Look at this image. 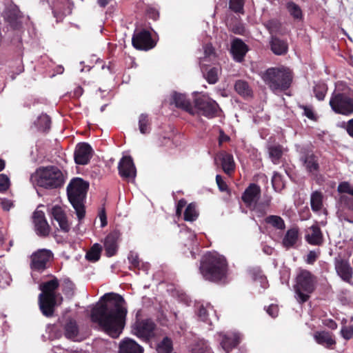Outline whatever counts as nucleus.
<instances>
[{
  "label": "nucleus",
  "mask_w": 353,
  "mask_h": 353,
  "mask_svg": "<svg viewBox=\"0 0 353 353\" xmlns=\"http://www.w3.org/2000/svg\"><path fill=\"white\" fill-rule=\"evenodd\" d=\"M123 297L114 292L105 294L92 309L90 319L112 338L122 332L128 313Z\"/></svg>",
  "instance_id": "f257e3e1"
},
{
  "label": "nucleus",
  "mask_w": 353,
  "mask_h": 353,
  "mask_svg": "<svg viewBox=\"0 0 353 353\" xmlns=\"http://www.w3.org/2000/svg\"><path fill=\"white\" fill-rule=\"evenodd\" d=\"M199 270L205 280L218 283L226 279L228 263L224 257L209 253L201 260Z\"/></svg>",
  "instance_id": "f03ea898"
},
{
  "label": "nucleus",
  "mask_w": 353,
  "mask_h": 353,
  "mask_svg": "<svg viewBox=\"0 0 353 353\" xmlns=\"http://www.w3.org/2000/svg\"><path fill=\"white\" fill-rule=\"evenodd\" d=\"M88 189L89 183L79 177L72 179L67 187L68 200L75 210L79 221L85 215L84 202Z\"/></svg>",
  "instance_id": "7ed1b4c3"
},
{
  "label": "nucleus",
  "mask_w": 353,
  "mask_h": 353,
  "mask_svg": "<svg viewBox=\"0 0 353 353\" xmlns=\"http://www.w3.org/2000/svg\"><path fill=\"white\" fill-rule=\"evenodd\" d=\"M262 79L273 92L285 91L291 85L293 75L292 71L286 67H274L266 70Z\"/></svg>",
  "instance_id": "20e7f679"
},
{
  "label": "nucleus",
  "mask_w": 353,
  "mask_h": 353,
  "mask_svg": "<svg viewBox=\"0 0 353 353\" xmlns=\"http://www.w3.org/2000/svg\"><path fill=\"white\" fill-rule=\"evenodd\" d=\"M317 282V277L310 271L301 268L299 270L294 290L300 303H305L309 300L310 294L315 291Z\"/></svg>",
  "instance_id": "39448f33"
},
{
  "label": "nucleus",
  "mask_w": 353,
  "mask_h": 353,
  "mask_svg": "<svg viewBox=\"0 0 353 353\" xmlns=\"http://www.w3.org/2000/svg\"><path fill=\"white\" fill-rule=\"evenodd\" d=\"M37 185L46 189H55L62 186L64 178L61 171L55 166L39 168L37 170Z\"/></svg>",
  "instance_id": "423d86ee"
},
{
  "label": "nucleus",
  "mask_w": 353,
  "mask_h": 353,
  "mask_svg": "<svg viewBox=\"0 0 353 353\" xmlns=\"http://www.w3.org/2000/svg\"><path fill=\"white\" fill-rule=\"evenodd\" d=\"M329 105L337 114L350 116L353 114V91L334 92L330 99Z\"/></svg>",
  "instance_id": "0eeeda50"
},
{
  "label": "nucleus",
  "mask_w": 353,
  "mask_h": 353,
  "mask_svg": "<svg viewBox=\"0 0 353 353\" xmlns=\"http://www.w3.org/2000/svg\"><path fill=\"white\" fill-rule=\"evenodd\" d=\"M53 257V253L50 250L40 249L31 255L30 268L39 272L47 269L48 263Z\"/></svg>",
  "instance_id": "6e6552de"
},
{
  "label": "nucleus",
  "mask_w": 353,
  "mask_h": 353,
  "mask_svg": "<svg viewBox=\"0 0 353 353\" xmlns=\"http://www.w3.org/2000/svg\"><path fill=\"white\" fill-rule=\"evenodd\" d=\"M155 323L151 319H137L132 325V332L143 341H148L154 335Z\"/></svg>",
  "instance_id": "1a4fd4ad"
},
{
  "label": "nucleus",
  "mask_w": 353,
  "mask_h": 353,
  "mask_svg": "<svg viewBox=\"0 0 353 353\" xmlns=\"http://www.w3.org/2000/svg\"><path fill=\"white\" fill-rule=\"evenodd\" d=\"M194 106L202 112V115L208 119L218 116V112L221 111L219 104L210 98L199 97L196 99Z\"/></svg>",
  "instance_id": "9d476101"
},
{
  "label": "nucleus",
  "mask_w": 353,
  "mask_h": 353,
  "mask_svg": "<svg viewBox=\"0 0 353 353\" xmlns=\"http://www.w3.org/2000/svg\"><path fill=\"white\" fill-rule=\"evenodd\" d=\"M132 43L136 49L145 51L152 49L156 46L150 32L146 30L134 33L132 38Z\"/></svg>",
  "instance_id": "9b49d317"
},
{
  "label": "nucleus",
  "mask_w": 353,
  "mask_h": 353,
  "mask_svg": "<svg viewBox=\"0 0 353 353\" xmlns=\"http://www.w3.org/2000/svg\"><path fill=\"white\" fill-rule=\"evenodd\" d=\"M93 150L91 145L85 142L79 143L74 150V159L78 165H87L93 155Z\"/></svg>",
  "instance_id": "f8f14e48"
},
{
  "label": "nucleus",
  "mask_w": 353,
  "mask_h": 353,
  "mask_svg": "<svg viewBox=\"0 0 353 353\" xmlns=\"http://www.w3.org/2000/svg\"><path fill=\"white\" fill-rule=\"evenodd\" d=\"M261 190L256 183H250L242 194L241 200L247 208L252 209L256 205L261 196Z\"/></svg>",
  "instance_id": "ddd939ff"
},
{
  "label": "nucleus",
  "mask_w": 353,
  "mask_h": 353,
  "mask_svg": "<svg viewBox=\"0 0 353 353\" xmlns=\"http://www.w3.org/2000/svg\"><path fill=\"white\" fill-rule=\"evenodd\" d=\"M121 239V232L119 230H114L111 231L105 238L103 245L105 255L108 257H112L117 254L119 249V242Z\"/></svg>",
  "instance_id": "4468645a"
},
{
  "label": "nucleus",
  "mask_w": 353,
  "mask_h": 353,
  "mask_svg": "<svg viewBox=\"0 0 353 353\" xmlns=\"http://www.w3.org/2000/svg\"><path fill=\"white\" fill-rule=\"evenodd\" d=\"M120 176L126 179H134L137 174V170L132 158L130 156H125L121 158L118 165Z\"/></svg>",
  "instance_id": "2eb2a0df"
},
{
  "label": "nucleus",
  "mask_w": 353,
  "mask_h": 353,
  "mask_svg": "<svg viewBox=\"0 0 353 353\" xmlns=\"http://www.w3.org/2000/svg\"><path fill=\"white\" fill-rule=\"evenodd\" d=\"M35 231L39 236L46 237L50 232V227L41 210H36L32 216Z\"/></svg>",
  "instance_id": "dca6fc26"
},
{
  "label": "nucleus",
  "mask_w": 353,
  "mask_h": 353,
  "mask_svg": "<svg viewBox=\"0 0 353 353\" xmlns=\"http://www.w3.org/2000/svg\"><path fill=\"white\" fill-rule=\"evenodd\" d=\"M300 161L302 162L307 172L316 176L320 171V165L319 163V157L313 152H307L303 154Z\"/></svg>",
  "instance_id": "f3484780"
},
{
  "label": "nucleus",
  "mask_w": 353,
  "mask_h": 353,
  "mask_svg": "<svg viewBox=\"0 0 353 353\" xmlns=\"http://www.w3.org/2000/svg\"><path fill=\"white\" fill-rule=\"evenodd\" d=\"M249 50V47L243 41L242 39L235 38L231 43L230 52L235 61L241 63L244 60L246 53Z\"/></svg>",
  "instance_id": "a211bd4d"
},
{
  "label": "nucleus",
  "mask_w": 353,
  "mask_h": 353,
  "mask_svg": "<svg viewBox=\"0 0 353 353\" xmlns=\"http://www.w3.org/2000/svg\"><path fill=\"white\" fill-rule=\"evenodd\" d=\"M305 241L312 245L320 246L323 243V234L317 224L312 225L306 230Z\"/></svg>",
  "instance_id": "6ab92c4d"
},
{
  "label": "nucleus",
  "mask_w": 353,
  "mask_h": 353,
  "mask_svg": "<svg viewBox=\"0 0 353 353\" xmlns=\"http://www.w3.org/2000/svg\"><path fill=\"white\" fill-rule=\"evenodd\" d=\"M56 296H42L39 295V309L43 316L51 317L54 312L55 306L57 305Z\"/></svg>",
  "instance_id": "aec40b11"
},
{
  "label": "nucleus",
  "mask_w": 353,
  "mask_h": 353,
  "mask_svg": "<svg viewBox=\"0 0 353 353\" xmlns=\"http://www.w3.org/2000/svg\"><path fill=\"white\" fill-rule=\"evenodd\" d=\"M335 269L341 279L347 283H350L353 277V269L348 261L339 259L336 261Z\"/></svg>",
  "instance_id": "412c9836"
},
{
  "label": "nucleus",
  "mask_w": 353,
  "mask_h": 353,
  "mask_svg": "<svg viewBox=\"0 0 353 353\" xmlns=\"http://www.w3.org/2000/svg\"><path fill=\"white\" fill-rule=\"evenodd\" d=\"M314 339L319 345L327 349L333 350L336 344L334 334L325 330L315 332L314 333Z\"/></svg>",
  "instance_id": "4be33fe9"
},
{
  "label": "nucleus",
  "mask_w": 353,
  "mask_h": 353,
  "mask_svg": "<svg viewBox=\"0 0 353 353\" xmlns=\"http://www.w3.org/2000/svg\"><path fill=\"white\" fill-rule=\"evenodd\" d=\"M59 287V281L57 277L52 276V279L50 281L43 282L40 284L39 289L41 293L39 294L42 296H56L57 297L59 294L57 292Z\"/></svg>",
  "instance_id": "5701e85b"
},
{
  "label": "nucleus",
  "mask_w": 353,
  "mask_h": 353,
  "mask_svg": "<svg viewBox=\"0 0 353 353\" xmlns=\"http://www.w3.org/2000/svg\"><path fill=\"white\" fill-rule=\"evenodd\" d=\"M172 103H174L176 108H181L190 114L194 115V109L185 94L174 92L172 94Z\"/></svg>",
  "instance_id": "b1692460"
},
{
  "label": "nucleus",
  "mask_w": 353,
  "mask_h": 353,
  "mask_svg": "<svg viewBox=\"0 0 353 353\" xmlns=\"http://www.w3.org/2000/svg\"><path fill=\"white\" fill-rule=\"evenodd\" d=\"M143 347L134 340L126 338L119 344V353H143Z\"/></svg>",
  "instance_id": "393cba45"
},
{
  "label": "nucleus",
  "mask_w": 353,
  "mask_h": 353,
  "mask_svg": "<svg viewBox=\"0 0 353 353\" xmlns=\"http://www.w3.org/2000/svg\"><path fill=\"white\" fill-rule=\"evenodd\" d=\"M239 343L240 336L239 334L231 333L223 335L221 345L226 353H230L233 348L237 347Z\"/></svg>",
  "instance_id": "a878e982"
},
{
  "label": "nucleus",
  "mask_w": 353,
  "mask_h": 353,
  "mask_svg": "<svg viewBox=\"0 0 353 353\" xmlns=\"http://www.w3.org/2000/svg\"><path fill=\"white\" fill-rule=\"evenodd\" d=\"M223 172L227 174H231L235 169V163L233 156L226 152H221L218 155Z\"/></svg>",
  "instance_id": "bb28decb"
},
{
  "label": "nucleus",
  "mask_w": 353,
  "mask_h": 353,
  "mask_svg": "<svg viewBox=\"0 0 353 353\" xmlns=\"http://www.w3.org/2000/svg\"><path fill=\"white\" fill-rule=\"evenodd\" d=\"M52 214L53 218L59 223V227L63 232H68L70 230V225L68 224L65 213L60 206H54L52 210Z\"/></svg>",
  "instance_id": "cd10ccee"
},
{
  "label": "nucleus",
  "mask_w": 353,
  "mask_h": 353,
  "mask_svg": "<svg viewBox=\"0 0 353 353\" xmlns=\"http://www.w3.org/2000/svg\"><path fill=\"white\" fill-rule=\"evenodd\" d=\"M270 159L274 165H278L283 154V148L279 143L270 144L267 147Z\"/></svg>",
  "instance_id": "c85d7f7f"
},
{
  "label": "nucleus",
  "mask_w": 353,
  "mask_h": 353,
  "mask_svg": "<svg viewBox=\"0 0 353 353\" xmlns=\"http://www.w3.org/2000/svg\"><path fill=\"white\" fill-rule=\"evenodd\" d=\"M299 239V229L297 228H292L287 230L283 241L282 244L286 249L294 247Z\"/></svg>",
  "instance_id": "c756f323"
},
{
  "label": "nucleus",
  "mask_w": 353,
  "mask_h": 353,
  "mask_svg": "<svg viewBox=\"0 0 353 353\" xmlns=\"http://www.w3.org/2000/svg\"><path fill=\"white\" fill-rule=\"evenodd\" d=\"M270 47L272 51L276 55L285 54L288 50V43L276 37H272Z\"/></svg>",
  "instance_id": "7c9ffc66"
},
{
  "label": "nucleus",
  "mask_w": 353,
  "mask_h": 353,
  "mask_svg": "<svg viewBox=\"0 0 353 353\" xmlns=\"http://www.w3.org/2000/svg\"><path fill=\"white\" fill-rule=\"evenodd\" d=\"M65 336L69 339H74L79 334V327L77 321L73 319H67L64 326Z\"/></svg>",
  "instance_id": "2f4dec72"
},
{
  "label": "nucleus",
  "mask_w": 353,
  "mask_h": 353,
  "mask_svg": "<svg viewBox=\"0 0 353 353\" xmlns=\"http://www.w3.org/2000/svg\"><path fill=\"white\" fill-rule=\"evenodd\" d=\"M265 223L276 230H283L285 228L284 220L278 215H269L266 216Z\"/></svg>",
  "instance_id": "473e14b6"
},
{
  "label": "nucleus",
  "mask_w": 353,
  "mask_h": 353,
  "mask_svg": "<svg viewBox=\"0 0 353 353\" xmlns=\"http://www.w3.org/2000/svg\"><path fill=\"white\" fill-rule=\"evenodd\" d=\"M310 205L313 212H319L323 207V194L319 191H314L311 194Z\"/></svg>",
  "instance_id": "72a5a7b5"
},
{
  "label": "nucleus",
  "mask_w": 353,
  "mask_h": 353,
  "mask_svg": "<svg viewBox=\"0 0 353 353\" xmlns=\"http://www.w3.org/2000/svg\"><path fill=\"white\" fill-rule=\"evenodd\" d=\"M102 247L99 243H94L86 252L85 258L91 262H97L100 259Z\"/></svg>",
  "instance_id": "f704fd0d"
},
{
  "label": "nucleus",
  "mask_w": 353,
  "mask_h": 353,
  "mask_svg": "<svg viewBox=\"0 0 353 353\" xmlns=\"http://www.w3.org/2000/svg\"><path fill=\"white\" fill-rule=\"evenodd\" d=\"M172 350L173 342L168 336L163 337V339L157 344V353H172Z\"/></svg>",
  "instance_id": "c9c22d12"
},
{
  "label": "nucleus",
  "mask_w": 353,
  "mask_h": 353,
  "mask_svg": "<svg viewBox=\"0 0 353 353\" xmlns=\"http://www.w3.org/2000/svg\"><path fill=\"white\" fill-rule=\"evenodd\" d=\"M236 92L243 97H249L252 94V90L247 81L243 80H238L234 84Z\"/></svg>",
  "instance_id": "e433bc0d"
},
{
  "label": "nucleus",
  "mask_w": 353,
  "mask_h": 353,
  "mask_svg": "<svg viewBox=\"0 0 353 353\" xmlns=\"http://www.w3.org/2000/svg\"><path fill=\"white\" fill-rule=\"evenodd\" d=\"M199 216V212L196 210L195 203H191L188 204L185 210L183 219L185 221L192 222Z\"/></svg>",
  "instance_id": "4c0bfd02"
},
{
  "label": "nucleus",
  "mask_w": 353,
  "mask_h": 353,
  "mask_svg": "<svg viewBox=\"0 0 353 353\" xmlns=\"http://www.w3.org/2000/svg\"><path fill=\"white\" fill-rule=\"evenodd\" d=\"M139 128L141 134H148L151 130V121L147 114H141L139 118Z\"/></svg>",
  "instance_id": "58836bf2"
},
{
  "label": "nucleus",
  "mask_w": 353,
  "mask_h": 353,
  "mask_svg": "<svg viewBox=\"0 0 353 353\" xmlns=\"http://www.w3.org/2000/svg\"><path fill=\"white\" fill-rule=\"evenodd\" d=\"M286 8L289 12L290 14L294 19L297 20H301L303 19V12L300 8V6L296 4L293 1H289L286 4Z\"/></svg>",
  "instance_id": "ea45409f"
},
{
  "label": "nucleus",
  "mask_w": 353,
  "mask_h": 353,
  "mask_svg": "<svg viewBox=\"0 0 353 353\" xmlns=\"http://www.w3.org/2000/svg\"><path fill=\"white\" fill-rule=\"evenodd\" d=\"M313 92L315 97L319 101L324 100L327 92V86L324 83H319L316 84L313 88Z\"/></svg>",
  "instance_id": "a19ab883"
},
{
  "label": "nucleus",
  "mask_w": 353,
  "mask_h": 353,
  "mask_svg": "<svg viewBox=\"0 0 353 353\" xmlns=\"http://www.w3.org/2000/svg\"><path fill=\"white\" fill-rule=\"evenodd\" d=\"M272 187L276 192H281L285 188L283 176L277 172H274L272 179Z\"/></svg>",
  "instance_id": "79ce46f5"
},
{
  "label": "nucleus",
  "mask_w": 353,
  "mask_h": 353,
  "mask_svg": "<svg viewBox=\"0 0 353 353\" xmlns=\"http://www.w3.org/2000/svg\"><path fill=\"white\" fill-rule=\"evenodd\" d=\"M51 124V119L47 114H41L38 117L37 126L41 131H46L50 129Z\"/></svg>",
  "instance_id": "37998d69"
},
{
  "label": "nucleus",
  "mask_w": 353,
  "mask_h": 353,
  "mask_svg": "<svg viewBox=\"0 0 353 353\" xmlns=\"http://www.w3.org/2000/svg\"><path fill=\"white\" fill-rule=\"evenodd\" d=\"M245 0H229V8L235 13H244Z\"/></svg>",
  "instance_id": "c03bdc74"
},
{
  "label": "nucleus",
  "mask_w": 353,
  "mask_h": 353,
  "mask_svg": "<svg viewBox=\"0 0 353 353\" xmlns=\"http://www.w3.org/2000/svg\"><path fill=\"white\" fill-rule=\"evenodd\" d=\"M299 108L303 110V114L307 119L313 121H317L319 117L314 111L312 106L300 104Z\"/></svg>",
  "instance_id": "a18cd8bd"
},
{
  "label": "nucleus",
  "mask_w": 353,
  "mask_h": 353,
  "mask_svg": "<svg viewBox=\"0 0 353 353\" xmlns=\"http://www.w3.org/2000/svg\"><path fill=\"white\" fill-rule=\"evenodd\" d=\"M204 77L210 84H214L219 80V68L216 67L211 68L205 74Z\"/></svg>",
  "instance_id": "49530a36"
},
{
  "label": "nucleus",
  "mask_w": 353,
  "mask_h": 353,
  "mask_svg": "<svg viewBox=\"0 0 353 353\" xmlns=\"http://www.w3.org/2000/svg\"><path fill=\"white\" fill-rule=\"evenodd\" d=\"M339 193H346L353 197V186L347 181L341 182L337 188Z\"/></svg>",
  "instance_id": "de8ad7c7"
},
{
  "label": "nucleus",
  "mask_w": 353,
  "mask_h": 353,
  "mask_svg": "<svg viewBox=\"0 0 353 353\" xmlns=\"http://www.w3.org/2000/svg\"><path fill=\"white\" fill-rule=\"evenodd\" d=\"M145 14L148 18L152 19L154 21H157L159 17V12L158 9L152 5H147L145 8Z\"/></svg>",
  "instance_id": "09e8293b"
},
{
  "label": "nucleus",
  "mask_w": 353,
  "mask_h": 353,
  "mask_svg": "<svg viewBox=\"0 0 353 353\" xmlns=\"http://www.w3.org/2000/svg\"><path fill=\"white\" fill-rule=\"evenodd\" d=\"M11 281L12 278L9 274L6 272L0 274V289H5L8 287Z\"/></svg>",
  "instance_id": "8fccbe9b"
},
{
  "label": "nucleus",
  "mask_w": 353,
  "mask_h": 353,
  "mask_svg": "<svg viewBox=\"0 0 353 353\" xmlns=\"http://www.w3.org/2000/svg\"><path fill=\"white\" fill-rule=\"evenodd\" d=\"M341 334L342 337L348 341L353 338V326H343L341 330Z\"/></svg>",
  "instance_id": "3c124183"
},
{
  "label": "nucleus",
  "mask_w": 353,
  "mask_h": 353,
  "mask_svg": "<svg viewBox=\"0 0 353 353\" xmlns=\"http://www.w3.org/2000/svg\"><path fill=\"white\" fill-rule=\"evenodd\" d=\"M10 186V179L7 175L0 174V192L6 191Z\"/></svg>",
  "instance_id": "603ef678"
},
{
  "label": "nucleus",
  "mask_w": 353,
  "mask_h": 353,
  "mask_svg": "<svg viewBox=\"0 0 353 353\" xmlns=\"http://www.w3.org/2000/svg\"><path fill=\"white\" fill-rule=\"evenodd\" d=\"M216 182L221 192H228V186L221 175L216 176Z\"/></svg>",
  "instance_id": "864d4df0"
},
{
  "label": "nucleus",
  "mask_w": 353,
  "mask_h": 353,
  "mask_svg": "<svg viewBox=\"0 0 353 353\" xmlns=\"http://www.w3.org/2000/svg\"><path fill=\"white\" fill-rule=\"evenodd\" d=\"M249 273L253 280L261 279L263 277L262 271L259 268H252L250 270Z\"/></svg>",
  "instance_id": "5fc2aeb1"
},
{
  "label": "nucleus",
  "mask_w": 353,
  "mask_h": 353,
  "mask_svg": "<svg viewBox=\"0 0 353 353\" xmlns=\"http://www.w3.org/2000/svg\"><path fill=\"white\" fill-rule=\"evenodd\" d=\"M130 263L135 268H137L139 266V259L137 254H134L133 252H130L128 257Z\"/></svg>",
  "instance_id": "6e6d98bb"
},
{
  "label": "nucleus",
  "mask_w": 353,
  "mask_h": 353,
  "mask_svg": "<svg viewBox=\"0 0 353 353\" xmlns=\"http://www.w3.org/2000/svg\"><path fill=\"white\" fill-rule=\"evenodd\" d=\"M197 315L201 321L207 322L208 314L207 310L203 305L199 307Z\"/></svg>",
  "instance_id": "4d7b16f0"
},
{
  "label": "nucleus",
  "mask_w": 353,
  "mask_h": 353,
  "mask_svg": "<svg viewBox=\"0 0 353 353\" xmlns=\"http://www.w3.org/2000/svg\"><path fill=\"white\" fill-rule=\"evenodd\" d=\"M318 256H319V255L315 251H313V250L310 251L307 255L306 263L307 264H310V265L314 264V262L318 259Z\"/></svg>",
  "instance_id": "13d9d810"
},
{
  "label": "nucleus",
  "mask_w": 353,
  "mask_h": 353,
  "mask_svg": "<svg viewBox=\"0 0 353 353\" xmlns=\"http://www.w3.org/2000/svg\"><path fill=\"white\" fill-rule=\"evenodd\" d=\"M267 313L272 316V318H275L278 316L279 314V307L276 305L272 304L267 309Z\"/></svg>",
  "instance_id": "bf43d9fd"
},
{
  "label": "nucleus",
  "mask_w": 353,
  "mask_h": 353,
  "mask_svg": "<svg viewBox=\"0 0 353 353\" xmlns=\"http://www.w3.org/2000/svg\"><path fill=\"white\" fill-rule=\"evenodd\" d=\"M99 217L101 220V227H105L108 224L107 216L105 208L101 209L99 213Z\"/></svg>",
  "instance_id": "052dcab7"
},
{
  "label": "nucleus",
  "mask_w": 353,
  "mask_h": 353,
  "mask_svg": "<svg viewBox=\"0 0 353 353\" xmlns=\"http://www.w3.org/2000/svg\"><path fill=\"white\" fill-rule=\"evenodd\" d=\"M251 210H254L258 214V216H263L266 214L268 209L259 207V203L257 202L256 203V205L252 206Z\"/></svg>",
  "instance_id": "680f3d73"
},
{
  "label": "nucleus",
  "mask_w": 353,
  "mask_h": 353,
  "mask_svg": "<svg viewBox=\"0 0 353 353\" xmlns=\"http://www.w3.org/2000/svg\"><path fill=\"white\" fill-rule=\"evenodd\" d=\"M323 325L332 330H336L338 327L336 321L331 319H325L323 321Z\"/></svg>",
  "instance_id": "e2e57ef3"
},
{
  "label": "nucleus",
  "mask_w": 353,
  "mask_h": 353,
  "mask_svg": "<svg viewBox=\"0 0 353 353\" xmlns=\"http://www.w3.org/2000/svg\"><path fill=\"white\" fill-rule=\"evenodd\" d=\"M345 130L348 135L353 138V119H350L346 124Z\"/></svg>",
  "instance_id": "0e129e2a"
},
{
  "label": "nucleus",
  "mask_w": 353,
  "mask_h": 353,
  "mask_svg": "<svg viewBox=\"0 0 353 353\" xmlns=\"http://www.w3.org/2000/svg\"><path fill=\"white\" fill-rule=\"evenodd\" d=\"M271 196H267L264 199V200L259 203V207L265 208L266 209H268L271 205Z\"/></svg>",
  "instance_id": "69168bd1"
},
{
  "label": "nucleus",
  "mask_w": 353,
  "mask_h": 353,
  "mask_svg": "<svg viewBox=\"0 0 353 353\" xmlns=\"http://www.w3.org/2000/svg\"><path fill=\"white\" fill-rule=\"evenodd\" d=\"M204 53L206 57H210L214 53V50L211 44H207L204 47Z\"/></svg>",
  "instance_id": "338daca9"
},
{
  "label": "nucleus",
  "mask_w": 353,
  "mask_h": 353,
  "mask_svg": "<svg viewBox=\"0 0 353 353\" xmlns=\"http://www.w3.org/2000/svg\"><path fill=\"white\" fill-rule=\"evenodd\" d=\"M229 140L230 137L228 135L225 134L223 131L221 130L219 138V143L221 144L222 142L228 141Z\"/></svg>",
  "instance_id": "774afa93"
}]
</instances>
